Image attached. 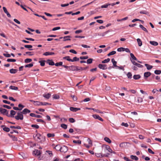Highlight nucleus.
I'll list each match as a JSON object with an SVG mask.
<instances>
[{"label": "nucleus", "instance_id": "5fc2aeb1", "mask_svg": "<svg viewBox=\"0 0 161 161\" xmlns=\"http://www.w3.org/2000/svg\"><path fill=\"white\" fill-rule=\"evenodd\" d=\"M33 66V64L31 63V64H29L26 65L25 66V68H27V67L30 68V67H31L32 66Z\"/></svg>", "mask_w": 161, "mask_h": 161}, {"label": "nucleus", "instance_id": "a18cd8bd", "mask_svg": "<svg viewBox=\"0 0 161 161\" xmlns=\"http://www.w3.org/2000/svg\"><path fill=\"white\" fill-rule=\"evenodd\" d=\"M7 61L8 62H15L16 61V60L14 59H8Z\"/></svg>", "mask_w": 161, "mask_h": 161}, {"label": "nucleus", "instance_id": "39448f33", "mask_svg": "<svg viewBox=\"0 0 161 161\" xmlns=\"http://www.w3.org/2000/svg\"><path fill=\"white\" fill-rule=\"evenodd\" d=\"M130 60L132 63V64L139 68H142L143 67V66L142 65H141L139 64H138L133 60H132L131 58L130 59Z\"/></svg>", "mask_w": 161, "mask_h": 161}, {"label": "nucleus", "instance_id": "5701e85b", "mask_svg": "<svg viewBox=\"0 0 161 161\" xmlns=\"http://www.w3.org/2000/svg\"><path fill=\"white\" fill-rule=\"evenodd\" d=\"M145 65L146 67L147 70H150L153 67V66L149 65L148 64H145Z\"/></svg>", "mask_w": 161, "mask_h": 161}, {"label": "nucleus", "instance_id": "412c9836", "mask_svg": "<svg viewBox=\"0 0 161 161\" xmlns=\"http://www.w3.org/2000/svg\"><path fill=\"white\" fill-rule=\"evenodd\" d=\"M9 71L11 74H15L18 71V70L17 69H10Z\"/></svg>", "mask_w": 161, "mask_h": 161}, {"label": "nucleus", "instance_id": "dca6fc26", "mask_svg": "<svg viewBox=\"0 0 161 161\" xmlns=\"http://www.w3.org/2000/svg\"><path fill=\"white\" fill-rule=\"evenodd\" d=\"M151 73L149 72H147L144 73V76L145 78H147L151 75Z\"/></svg>", "mask_w": 161, "mask_h": 161}, {"label": "nucleus", "instance_id": "ea45409f", "mask_svg": "<svg viewBox=\"0 0 161 161\" xmlns=\"http://www.w3.org/2000/svg\"><path fill=\"white\" fill-rule=\"evenodd\" d=\"M116 53V52L115 51H112L110 52L107 55L108 56H110L111 55H113L115 54Z\"/></svg>", "mask_w": 161, "mask_h": 161}, {"label": "nucleus", "instance_id": "20e7f679", "mask_svg": "<svg viewBox=\"0 0 161 161\" xmlns=\"http://www.w3.org/2000/svg\"><path fill=\"white\" fill-rule=\"evenodd\" d=\"M68 147L66 146L63 145V146L61 147L60 151L61 152L65 153L66 152H67L68 151Z\"/></svg>", "mask_w": 161, "mask_h": 161}, {"label": "nucleus", "instance_id": "9b49d317", "mask_svg": "<svg viewBox=\"0 0 161 161\" xmlns=\"http://www.w3.org/2000/svg\"><path fill=\"white\" fill-rule=\"evenodd\" d=\"M21 112L23 114H26L27 113H30L31 111L27 108H25Z\"/></svg>", "mask_w": 161, "mask_h": 161}, {"label": "nucleus", "instance_id": "13d9d810", "mask_svg": "<svg viewBox=\"0 0 161 161\" xmlns=\"http://www.w3.org/2000/svg\"><path fill=\"white\" fill-rule=\"evenodd\" d=\"M88 58V56H86L80 57V59L83 60V59H87V58Z\"/></svg>", "mask_w": 161, "mask_h": 161}, {"label": "nucleus", "instance_id": "6ab92c4d", "mask_svg": "<svg viewBox=\"0 0 161 161\" xmlns=\"http://www.w3.org/2000/svg\"><path fill=\"white\" fill-rule=\"evenodd\" d=\"M139 27L142 30L145 31L147 33H148V31L146 29V28L144 27L142 25H140Z\"/></svg>", "mask_w": 161, "mask_h": 161}, {"label": "nucleus", "instance_id": "a211bd4d", "mask_svg": "<svg viewBox=\"0 0 161 161\" xmlns=\"http://www.w3.org/2000/svg\"><path fill=\"white\" fill-rule=\"evenodd\" d=\"M71 37L70 36H64L63 37V39H64L63 41H70L71 40V39L69 38Z\"/></svg>", "mask_w": 161, "mask_h": 161}, {"label": "nucleus", "instance_id": "e2e57ef3", "mask_svg": "<svg viewBox=\"0 0 161 161\" xmlns=\"http://www.w3.org/2000/svg\"><path fill=\"white\" fill-rule=\"evenodd\" d=\"M87 141L88 142V143L91 145V146H92V142L91 140L89 138H88L87 140Z\"/></svg>", "mask_w": 161, "mask_h": 161}, {"label": "nucleus", "instance_id": "f704fd0d", "mask_svg": "<svg viewBox=\"0 0 161 161\" xmlns=\"http://www.w3.org/2000/svg\"><path fill=\"white\" fill-rule=\"evenodd\" d=\"M9 88L12 90H17L18 89V88L17 87H16L12 86H10Z\"/></svg>", "mask_w": 161, "mask_h": 161}, {"label": "nucleus", "instance_id": "c756f323", "mask_svg": "<svg viewBox=\"0 0 161 161\" xmlns=\"http://www.w3.org/2000/svg\"><path fill=\"white\" fill-rule=\"evenodd\" d=\"M24 47L25 48H29L30 50H33V49H31V48L32 47V46L31 45H25Z\"/></svg>", "mask_w": 161, "mask_h": 161}, {"label": "nucleus", "instance_id": "864d4df0", "mask_svg": "<svg viewBox=\"0 0 161 161\" xmlns=\"http://www.w3.org/2000/svg\"><path fill=\"white\" fill-rule=\"evenodd\" d=\"M47 136L49 138L51 137H54L55 136L54 134L48 133L47 135Z\"/></svg>", "mask_w": 161, "mask_h": 161}, {"label": "nucleus", "instance_id": "bf43d9fd", "mask_svg": "<svg viewBox=\"0 0 161 161\" xmlns=\"http://www.w3.org/2000/svg\"><path fill=\"white\" fill-rule=\"evenodd\" d=\"M141 14H148V13L146 10H142L140 12Z\"/></svg>", "mask_w": 161, "mask_h": 161}, {"label": "nucleus", "instance_id": "b1692460", "mask_svg": "<svg viewBox=\"0 0 161 161\" xmlns=\"http://www.w3.org/2000/svg\"><path fill=\"white\" fill-rule=\"evenodd\" d=\"M76 66L75 65H72L71 66H69V69L71 71H75V68H76Z\"/></svg>", "mask_w": 161, "mask_h": 161}, {"label": "nucleus", "instance_id": "338daca9", "mask_svg": "<svg viewBox=\"0 0 161 161\" xmlns=\"http://www.w3.org/2000/svg\"><path fill=\"white\" fill-rule=\"evenodd\" d=\"M3 107L6 108L8 109H10L11 108V107L10 106L6 105H3Z\"/></svg>", "mask_w": 161, "mask_h": 161}, {"label": "nucleus", "instance_id": "4468645a", "mask_svg": "<svg viewBox=\"0 0 161 161\" xmlns=\"http://www.w3.org/2000/svg\"><path fill=\"white\" fill-rule=\"evenodd\" d=\"M47 63L50 65H55L54 62L52 59H48L47 61Z\"/></svg>", "mask_w": 161, "mask_h": 161}, {"label": "nucleus", "instance_id": "3c124183", "mask_svg": "<svg viewBox=\"0 0 161 161\" xmlns=\"http://www.w3.org/2000/svg\"><path fill=\"white\" fill-rule=\"evenodd\" d=\"M73 142L75 143L78 144H81V141L80 140L78 141L73 140Z\"/></svg>", "mask_w": 161, "mask_h": 161}, {"label": "nucleus", "instance_id": "7ed1b4c3", "mask_svg": "<svg viewBox=\"0 0 161 161\" xmlns=\"http://www.w3.org/2000/svg\"><path fill=\"white\" fill-rule=\"evenodd\" d=\"M0 112L2 114L6 115L8 117H10V115H8V113L7 109L0 108Z\"/></svg>", "mask_w": 161, "mask_h": 161}, {"label": "nucleus", "instance_id": "bb28decb", "mask_svg": "<svg viewBox=\"0 0 161 161\" xmlns=\"http://www.w3.org/2000/svg\"><path fill=\"white\" fill-rule=\"evenodd\" d=\"M133 78L135 80H138L141 78V76L139 75H134Z\"/></svg>", "mask_w": 161, "mask_h": 161}, {"label": "nucleus", "instance_id": "c9c22d12", "mask_svg": "<svg viewBox=\"0 0 161 161\" xmlns=\"http://www.w3.org/2000/svg\"><path fill=\"white\" fill-rule=\"evenodd\" d=\"M79 60V58H77L76 57H74L73 58V59H72V61L71 62H74V61H78Z\"/></svg>", "mask_w": 161, "mask_h": 161}, {"label": "nucleus", "instance_id": "e433bc0d", "mask_svg": "<svg viewBox=\"0 0 161 161\" xmlns=\"http://www.w3.org/2000/svg\"><path fill=\"white\" fill-rule=\"evenodd\" d=\"M45 60H42L39 61V62L40 63V65L41 66H43L45 65Z\"/></svg>", "mask_w": 161, "mask_h": 161}, {"label": "nucleus", "instance_id": "a19ab883", "mask_svg": "<svg viewBox=\"0 0 161 161\" xmlns=\"http://www.w3.org/2000/svg\"><path fill=\"white\" fill-rule=\"evenodd\" d=\"M70 57L69 56H67L63 58L64 59H66L67 60L69 61H72V59L69 58Z\"/></svg>", "mask_w": 161, "mask_h": 161}, {"label": "nucleus", "instance_id": "1a4fd4ad", "mask_svg": "<svg viewBox=\"0 0 161 161\" xmlns=\"http://www.w3.org/2000/svg\"><path fill=\"white\" fill-rule=\"evenodd\" d=\"M98 67L99 68L102 69H107V65L105 64H99L98 65Z\"/></svg>", "mask_w": 161, "mask_h": 161}, {"label": "nucleus", "instance_id": "052dcab7", "mask_svg": "<svg viewBox=\"0 0 161 161\" xmlns=\"http://www.w3.org/2000/svg\"><path fill=\"white\" fill-rule=\"evenodd\" d=\"M61 147L60 146V145H57L55 147V149H57L58 150H60V148Z\"/></svg>", "mask_w": 161, "mask_h": 161}, {"label": "nucleus", "instance_id": "0eeeda50", "mask_svg": "<svg viewBox=\"0 0 161 161\" xmlns=\"http://www.w3.org/2000/svg\"><path fill=\"white\" fill-rule=\"evenodd\" d=\"M105 149L107 150L109 152H110L111 153L116 154V153L115 152L113 151L112 149H111V148H110V147L109 146L107 145H105Z\"/></svg>", "mask_w": 161, "mask_h": 161}, {"label": "nucleus", "instance_id": "09e8293b", "mask_svg": "<svg viewBox=\"0 0 161 161\" xmlns=\"http://www.w3.org/2000/svg\"><path fill=\"white\" fill-rule=\"evenodd\" d=\"M93 59L91 58L88 59L87 60V63L88 64H90L92 63Z\"/></svg>", "mask_w": 161, "mask_h": 161}, {"label": "nucleus", "instance_id": "4d7b16f0", "mask_svg": "<svg viewBox=\"0 0 161 161\" xmlns=\"http://www.w3.org/2000/svg\"><path fill=\"white\" fill-rule=\"evenodd\" d=\"M143 101L142 98L141 97H138L137 99V102L138 103H142Z\"/></svg>", "mask_w": 161, "mask_h": 161}, {"label": "nucleus", "instance_id": "aec40b11", "mask_svg": "<svg viewBox=\"0 0 161 161\" xmlns=\"http://www.w3.org/2000/svg\"><path fill=\"white\" fill-rule=\"evenodd\" d=\"M54 53L52 52H46L43 54V55L45 56L48 55H52L54 54Z\"/></svg>", "mask_w": 161, "mask_h": 161}, {"label": "nucleus", "instance_id": "2eb2a0df", "mask_svg": "<svg viewBox=\"0 0 161 161\" xmlns=\"http://www.w3.org/2000/svg\"><path fill=\"white\" fill-rule=\"evenodd\" d=\"M30 115L31 117H35L37 118H42V116L41 115H36V114L34 113H31L30 114Z\"/></svg>", "mask_w": 161, "mask_h": 161}, {"label": "nucleus", "instance_id": "58836bf2", "mask_svg": "<svg viewBox=\"0 0 161 161\" xmlns=\"http://www.w3.org/2000/svg\"><path fill=\"white\" fill-rule=\"evenodd\" d=\"M110 58H108L107 59H105L102 62V63L103 64H105L106 63H108V62H109L110 61Z\"/></svg>", "mask_w": 161, "mask_h": 161}, {"label": "nucleus", "instance_id": "423d86ee", "mask_svg": "<svg viewBox=\"0 0 161 161\" xmlns=\"http://www.w3.org/2000/svg\"><path fill=\"white\" fill-rule=\"evenodd\" d=\"M109 155V154L108 153L106 154H102L101 153H95V155L98 157L99 158H103L104 157H108V156Z\"/></svg>", "mask_w": 161, "mask_h": 161}, {"label": "nucleus", "instance_id": "37998d69", "mask_svg": "<svg viewBox=\"0 0 161 161\" xmlns=\"http://www.w3.org/2000/svg\"><path fill=\"white\" fill-rule=\"evenodd\" d=\"M117 51L119 52L125 51V48L121 47L117 49Z\"/></svg>", "mask_w": 161, "mask_h": 161}, {"label": "nucleus", "instance_id": "ddd939ff", "mask_svg": "<svg viewBox=\"0 0 161 161\" xmlns=\"http://www.w3.org/2000/svg\"><path fill=\"white\" fill-rule=\"evenodd\" d=\"M33 153L34 154L37 156L40 155L41 154V151L38 150H35L33 151Z\"/></svg>", "mask_w": 161, "mask_h": 161}, {"label": "nucleus", "instance_id": "0e129e2a", "mask_svg": "<svg viewBox=\"0 0 161 161\" xmlns=\"http://www.w3.org/2000/svg\"><path fill=\"white\" fill-rule=\"evenodd\" d=\"M53 98L55 99H58L59 98V96L58 95L55 94L53 95Z\"/></svg>", "mask_w": 161, "mask_h": 161}, {"label": "nucleus", "instance_id": "2f4dec72", "mask_svg": "<svg viewBox=\"0 0 161 161\" xmlns=\"http://www.w3.org/2000/svg\"><path fill=\"white\" fill-rule=\"evenodd\" d=\"M104 140L109 143H110L111 142V140L108 137H105Z\"/></svg>", "mask_w": 161, "mask_h": 161}, {"label": "nucleus", "instance_id": "79ce46f5", "mask_svg": "<svg viewBox=\"0 0 161 161\" xmlns=\"http://www.w3.org/2000/svg\"><path fill=\"white\" fill-rule=\"evenodd\" d=\"M10 127L11 128L17 129H21V127L20 126H11Z\"/></svg>", "mask_w": 161, "mask_h": 161}, {"label": "nucleus", "instance_id": "680f3d73", "mask_svg": "<svg viewBox=\"0 0 161 161\" xmlns=\"http://www.w3.org/2000/svg\"><path fill=\"white\" fill-rule=\"evenodd\" d=\"M31 126L32 127L35 128L36 129H38L39 128V126L38 125H31Z\"/></svg>", "mask_w": 161, "mask_h": 161}, {"label": "nucleus", "instance_id": "49530a36", "mask_svg": "<svg viewBox=\"0 0 161 161\" xmlns=\"http://www.w3.org/2000/svg\"><path fill=\"white\" fill-rule=\"evenodd\" d=\"M61 126L64 129H66L67 127V125L64 124H61Z\"/></svg>", "mask_w": 161, "mask_h": 161}, {"label": "nucleus", "instance_id": "f257e3e1", "mask_svg": "<svg viewBox=\"0 0 161 161\" xmlns=\"http://www.w3.org/2000/svg\"><path fill=\"white\" fill-rule=\"evenodd\" d=\"M33 137L34 139L37 142H42V136L40 134L37 133L34 134L33 136Z\"/></svg>", "mask_w": 161, "mask_h": 161}, {"label": "nucleus", "instance_id": "473e14b6", "mask_svg": "<svg viewBox=\"0 0 161 161\" xmlns=\"http://www.w3.org/2000/svg\"><path fill=\"white\" fill-rule=\"evenodd\" d=\"M43 96L46 98L48 99L51 96V94L48 93L47 94L43 95Z\"/></svg>", "mask_w": 161, "mask_h": 161}, {"label": "nucleus", "instance_id": "6e6d98bb", "mask_svg": "<svg viewBox=\"0 0 161 161\" xmlns=\"http://www.w3.org/2000/svg\"><path fill=\"white\" fill-rule=\"evenodd\" d=\"M154 73L157 75H159L161 73V71L160 70H156L154 71Z\"/></svg>", "mask_w": 161, "mask_h": 161}, {"label": "nucleus", "instance_id": "f8f14e48", "mask_svg": "<svg viewBox=\"0 0 161 161\" xmlns=\"http://www.w3.org/2000/svg\"><path fill=\"white\" fill-rule=\"evenodd\" d=\"M86 108L87 109H90V110H92L94 111H96L98 113H101V114L103 113V112L100 111L98 109H96L94 108Z\"/></svg>", "mask_w": 161, "mask_h": 161}, {"label": "nucleus", "instance_id": "a878e982", "mask_svg": "<svg viewBox=\"0 0 161 161\" xmlns=\"http://www.w3.org/2000/svg\"><path fill=\"white\" fill-rule=\"evenodd\" d=\"M112 62L113 64V65L114 67H117V66L116 65L117 62L115 61L114 59V58H112L111 59Z\"/></svg>", "mask_w": 161, "mask_h": 161}, {"label": "nucleus", "instance_id": "9d476101", "mask_svg": "<svg viewBox=\"0 0 161 161\" xmlns=\"http://www.w3.org/2000/svg\"><path fill=\"white\" fill-rule=\"evenodd\" d=\"M70 110L73 112H76L77 111L80 110V108H76L73 107H70Z\"/></svg>", "mask_w": 161, "mask_h": 161}, {"label": "nucleus", "instance_id": "6e6552de", "mask_svg": "<svg viewBox=\"0 0 161 161\" xmlns=\"http://www.w3.org/2000/svg\"><path fill=\"white\" fill-rule=\"evenodd\" d=\"M92 117L95 119H98L99 120L103 121V120L97 114H93L92 115Z\"/></svg>", "mask_w": 161, "mask_h": 161}, {"label": "nucleus", "instance_id": "f3484780", "mask_svg": "<svg viewBox=\"0 0 161 161\" xmlns=\"http://www.w3.org/2000/svg\"><path fill=\"white\" fill-rule=\"evenodd\" d=\"M128 143H129L125 142L121 143L119 144V147L122 148L125 147L127 146Z\"/></svg>", "mask_w": 161, "mask_h": 161}, {"label": "nucleus", "instance_id": "c03bdc74", "mask_svg": "<svg viewBox=\"0 0 161 161\" xmlns=\"http://www.w3.org/2000/svg\"><path fill=\"white\" fill-rule=\"evenodd\" d=\"M63 62H60L58 63H57L55 64V65L56 66H62Z\"/></svg>", "mask_w": 161, "mask_h": 161}, {"label": "nucleus", "instance_id": "603ef678", "mask_svg": "<svg viewBox=\"0 0 161 161\" xmlns=\"http://www.w3.org/2000/svg\"><path fill=\"white\" fill-rule=\"evenodd\" d=\"M127 75L128 78L131 79L132 78V75L131 73L130 72H128L127 73Z\"/></svg>", "mask_w": 161, "mask_h": 161}, {"label": "nucleus", "instance_id": "cd10ccee", "mask_svg": "<svg viewBox=\"0 0 161 161\" xmlns=\"http://www.w3.org/2000/svg\"><path fill=\"white\" fill-rule=\"evenodd\" d=\"M130 56L131 57L130 58L132 60H134L136 61H137V59L134 56V55L132 53H130Z\"/></svg>", "mask_w": 161, "mask_h": 161}, {"label": "nucleus", "instance_id": "72a5a7b5", "mask_svg": "<svg viewBox=\"0 0 161 161\" xmlns=\"http://www.w3.org/2000/svg\"><path fill=\"white\" fill-rule=\"evenodd\" d=\"M137 41L138 42L139 46H141L142 45V42L140 39L138 38L137 39Z\"/></svg>", "mask_w": 161, "mask_h": 161}, {"label": "nucleus", "instance_id": "774afa93", "mask_svg": "<svg viewBox=\"0 0 161 161\" xmlns=\"http://www.w3.org/2000/svg\"><path fill=\"white\" fill-rule=\"evenodd\" d=\"M69 121L70 123H72L74 122L75 121L74 119L73 118H70L69 119Z\"/></svg>", "mask_w": 161, "mask_h": 161}, {"label": "nucleus", "instance_id": "4c0bfd02", "mask_svg": "<svg viewBox=\"0 0 161 161\" xmlns=\"http://www.w3.org/2000/svg\"><path fill=\"white\" fill-rule=\"evenodd\" d=\"M24 61L25 63H28L31 62L32 61V59L31 58H26Z\"/></svg>", "mask_w": 161, "mask_h": 161}, {"label": "nucleus", "instance_id": "393cba45", "mask_svg": "<svg viewBox=\"0 0 161 161\" xmlns=\"http://www.w3.org/2000/svg\"><path fill=\"white\" fill-rule=\"evenodd\" d=\"M150 43L151 45L155 46H157L158 44V43L157 42L154 41H150Z\"/></svg>", "mask_w": 161, "mask_h": 161}, {"label": "nucleus", "instance_id": "de8ad7c7", "mask_svg": "<svg viewBox=\"0 0 161 161\" xmlns=\"http://www.w3.org/2000/svg\"><path fill=\"white\" fill-rule=\"evenodd\" d=\"M3 130L6 132H8L10 131V129L8 127H4L3 128Z\"/></svg>", "mask_w": 161, "mask_h": 161}, {"label": "nucleus", "instance_id": "4be33fe9", "mask_svg": "<svg viewBox=\"0 0 161 161\" xmlns=\"http://www.w3.org/2000/svg\"><path fill=\"white\" fill-rule=\"evenodd\" d=\"M16 112L13 110H11L10 111V117H14V115L16 114Z\"/></svg>", "mask_w": 161, "mask_h": 161}, {"label": "nucleus", "instance_id": "c85d7f7f", "mask_svg": "<svg viewBox=\"0 0 161 161\" xmlns=\"http://www.w3.org/2000/svg\"><path fill=\"white\" fill-rule=\"evenodd\" d=\"M42 104V102H40L37 101H35V102H34V104L35 106L41 105V104Z\"/></svg>", "mask_w": 161, "mask_h": 161}, {"label": "nucleus", "instance_id": "69168bd1", "mask_svg": "<svg viewBox=\"0 0 161 161\" xmlns=\"http://www.w3.org/2000/svg\"><path fill=\"white\" fill-rule=\"evenodd\" d=\"M46 152L48 154L50 155V156H51L53 155L51 151H50L48 150L47 151H46Z\"/></svg>", "mask_w": 161, "mask_h": 161}, {"label": "nucleus", "instance_id": "7c9ffc66", "mask_svg": "<svg viewBox=\"0 0 161 161\" xmlns=\"http://www.w3.org/2000/svg\"><path fill=\"white\" fill-rule=\"evenodd\" d=\"M130 158L131 159L135 160L136 161H137L138 159V158L137 156L133 155H131L130 156Z\"/></svg>", "mask_w": 161, "mask_h": 161}, {"label": "nucleus", "instance_id": "f03ea898", "mask_svg": "<svg viewBox=\"0 0 161 161\" xmlns=\"http://www.w3.org/2000/svg\"><path fill=\"white\" fill-rule=\"evenodd\" d=\"M15 118L17 120L23 119V115L21 111L18 112L17 115L15 116Z\"/></svg>", "mask_w": 161, "mask_h": 161}, {"label": "nucleus", "instance_id": "8fccbe9b", "mask_svg": "<svg viewBox=\"0 0 161 161\" xmlns=\"http://www.w3.org/2000/svg\"><path fill=\"white\" fill-rule=\"evenodd\" d=\"M71 97L72 98V99L74 101H76L77 100V97L76 96L74 95H71Z\"/></svg>", "mask_w": 161, "mask_h": 161}]
</instances>
